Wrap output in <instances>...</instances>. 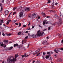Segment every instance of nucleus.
I'll list each match as a JSON object with an SVG mask.
<instances>
[{
    "instance_id": "338daca9",
    "label": "nucleus",
    "mask_w": 63,
    "mask_h": 63,
    "mask_svg": "<svg viewBox=\"0 0 63 63\" xmlns=\"http://www.w3.org/2000/svg\"><path fill=\"white\" fill-rule=\"evenodd\" d=\"M51 7L52 8H54V6H52Z\"/></svg>"
},
{
    "instance_id": "7ed1b4c3",
    "label": "nucleus",
    "mask_w": 63,
    "mask_h": 63,
    "mask_svg": "<svg viewBox=\"0 0 63 63\" xmlns=\"http://www.w3.org/2000/svg\"><path fill=\"white\" fill-rule=\"evenodd\" d=\"M22 10V12H24V11H26L27 12H28L29 11H30V8L28 7H25Z\"/></svg>"
},
{
    "instance_id": "f257e3e1",
    "label": "nucleus",
    "mask_w": 63,
    "mask_h": 63,
    "mask_svg": "<svg viewBox=\"0 0 63 63\" xmlns=\"http://www.w3.org/2000/svg\"><path fill=\"white\" fill-rule=\"evenodd\" d=\"M8 58H9V59H10L13 63H15V61H16V59L14 58L13 56H11V57H9Z\"/></svg>"
},
{
    "instance_id": "dca6fc26",
    "label": "nucleus",
    "mask_w": 63,
    "mask_h": 63,
    "mask_svg": "<svg viewBox=\"0 0 63 63\" xmlns=\"http://www.w3.org/2000/svg\"><path fill=\"white\" fill-rule=\"evenodd\" d=\"M0 44L1 47H3L4 44L2 42H0Z\"/></svg>"
},
{
    "instance_id": "de8ad7c7",
    "label": "nucleus",
    "mask_w": 63,
    "mask_h": 63,
    "mask_svg": "<svg viewBox=\"0 0 63 63\" xmlns=\"http://www.w3.org/2000/svg\"><path fill=\"white\" fill-rule=\"evenodd\" d=\"M2 35L4 36H5V34H4V33H2Z\"/></svg>"
},
{
    "instance_id": "4468645a",
    "label": "nucleus",
    "mask_w": 63,
    "mask_h": 63,
    "mask_svg": "<svg viewBox=\"0 0 63 63\" xmlns=\"http://www.w3.org/2000/svg\"><path fill=\"white\" fill-rule=\"evenodd\" d=\"M55 17L57 18V19H59V16L56 14L55 15Z\"/></svg>"
},
{
    "instance_id": "79ce46f5",
    "label": "nucleus",
    "mask_w": 63,
    "mask_h": 63,
    "mask_svg": "<svg viewBox=\"0 0 63 63\" xmlns=\"http://www.w3.org/2000/svg\"><path fill=\"white\" fill-rule=\"evenodd\" d=\"M29 55H30V54L29 55H27L25 56V57H28V56Z\"/></svg>"
},
{
    "instance_id": "7c9ffc66",
    "label": "nucleus",
    "mask_w": 63,
    "mask_h": 63,
    "mask_svg": "<svg viewBox=\"0 0 63 63\" xmlns=\"http://www.w3.org/2000/svg\"><path fill=\"white\" fill-rule=\"evenodd\" d=\"M59 38H60V37H61V36H62V35L61 34H60L59 35Z\"/></svg>"
},
{
    "instance_id": "423d86ee",
    "label": "nucleus",
    "mask_w": 63,
    "mask_h": 63,
    "mask_svg": "<svg viewBox=\"0 0 63 63\" xmlns=\"http://www.w3.org/2000/svg\"><path fill=\"white\" fill-rule=\"evenodd\" d=\"M54 50L55 52L56 53H57L58 52V51H59V52H61V51H60V50H61V49L59 48L58 49V50H56L55 49Z\"/></svg>"
},
{
    "instance_id": "09e8293b",
    "label": "nucleus",
    "mask_w": 63,
    "mask_h": 63,
    "mask_svg": "<svg viewBox=\"0 0 63 63\" xmlns=\"http://www.w3.org/2000/svg\"><path fill=\"white\" fill-rule=\"evenodd\" d=\"M61 49V50H63V48H61V49Z\"/></svg>"
},
{
    "instance_id": "680f3d73",
    "label": "nucleus",
    "mask_w": 63,
    "mask_h": 63,
    "mask_svg": "<svg viewBox=\"0 0 63 63\" xmlns=\"http://www.w3.org/2000/svg\"><path fill=\"white\" fill-rule=\"evenodd\" d=\"M8 21L9 22H10V21H11V20H8Z\"/></svg>"
},
{
    "instance_id": "864d4df0",
    "label": "nucleus",
    "mask_w": 63,
    "mask_h": 63,
    "mask_svg": "<svg viewBox=\"0 0 63 63\" xmlns=\"http://www.w3.org/2000/svg\"><path fill=\"white\" fill-rule=\"evenodd\" d=\"M16 21H17V20H15L14 22V23H15V22H16Z\"/></svg>"
},
{
    "instance_id": "4be33fe9",
    "label": "nucleus",
    "mask_w": 63,
    "mask_h": 63,
    "mask_svg": "<svg viewBox=\"0 0 63 63\" xmlns=\"http://www.w3.org/2000/svg\"><path fill=\"white\" fill-rule=\"evenodd\" d=\"M39 48H38L37 50L35 51V52H39V51H40V49H38Z\"/></svg>"
},
{
    "instance_id": "f8f14e48",
    "label": "nucleus",
    "mask_w": 63,
    "mask_h": 63,
    "mask_svg": "<svg viewBox=\"0 0 63 63\" xmlns=\"http://www.w3.org/2000/svg\"><path fill=\"white\" fill-rule=\"evenodd\" d=\"M36 36H37V35H34V34H32V35H31V37H32V38H36Z\"/></svg>"
},
{
    "instance_id": "0eeeda50",
    "label": "nucleus",
    "mask_w": 63,
    "mask_h": 63,
    "mask_svg": "<svg viewBox=\"0 0 63 63\" xmlns=\"http://www.w3.org/2000/svg\"><path fill=\"white\" fill-rule=\"evenodd\" d=\"M18 47V48L20 49H22L23 48V46H22L21 45H19Z\"/></svg>"
},
{
    "instance_id": "9d476101",
    "label": "nucleus",
    "mask_w": 63,
    "mask_h": 63,
    "mask_svg": "<svg viewBox=\"0 0 63 63\" xmlns=\"http://www.w3.org/2000/svg\"><path fill=\"white\" fill-rule=\"evenodd\" d=\"M62 23V20L61 19H59V22L58 23V24H60V25Z\"/></svg>"
},
{
    "instance_id": "e2e57ef3",
    "label": "nucleus",
    "mask_w": 63,
    "mask_h": 63,
    "mask_svg": "<svg viewBox=\"0 0 63 63\" xmlns=\"http://www.w3.org/2000/svg\"><path fill=\"white\" fill-rule=\"evenodd\" d=\"M15 24H16V25H18V23H15Z\"/></svg>"
},
{
    "instance_id": "bb28decb",
    "label": "nucleus",
    "mask_w": 63,
    "mask_h": 63,
    "mask_svg": "<svg viewBox=\"0 0 63 63\" xmlns=\"http://www.w3.org/2000/svg\"><path fill=\"white\" fill-rule=\"evenodd\" d=\"M51 27H49L48 28V30H50V29Z\"/></svg>"
},
{
    "instance_id": "69168bd1",
    "label": "nucleus",
    "mask_w": 63,
    "mask_h": 63,
    "mask_svg": "<svg viewBox=\"0 0 63 63\" xmlns=\"http://www.w3.org/2000/svg\"><path fill=\"white\" fill-rule=\"evenodd\" d=\"M25 33H28V31H26V32H25Z\"/></svg>"
},
{
    "instance_id": "6ab92c4d",
    "label": "nucleus",
    "mask_w": 63,
    "mask_h": 63,
    "mask_svg": "<svg viewBox=\"0 0 63 63\" xmlns=\"http://www.w3.org/2000/svg\"><path fill=\"white\" fill-rule=\"evenodd\" d=\"M57 61L58 62H60V61H62V59H58Z\"/></svg>"
},
{
    "instance_id": "cd10ccee",
    "label": "nucleus",
    "mask_w": 63,
    "mask_h": 63,
    "mask_svg": "<svg viewBox=\"0 0 63 63\" xmlns=\"http://www.w3.org/2000/svg\"><path fill=\"white\" fill-rule=\"evenodd\" d=\"M16 9V7H14L13 8V10H15Z\"/></svg>"
},
{
    "instance_id": "e433bc0d",
    "label": "nucleus",
    "mask_w": 63,
    "mask_h": 63,
    "mask_svg": "<svg viewBox=\"0 0 63 63\" xmlns=\"http://www.w3.org/2000/svg\"><path fill=\"white\" fill-rule=\"evenodd\" d=\"M31 28H28V30H31Z\"/></svg>"
},
{
    "instance_id": "58836bf2",
    "label": "nucleus",
    "mask_w": 63,
    "mask_h": 63,
    "mask_svg": "<svg viewBox=\"0 0 63 63\" xmlns=\"http://www.w3.org/2000/svg\"><path fill=\"white\" fill-rule=\"evenodd\" d=\"M43 54V55H45V54H46V52H44Z\"/></svg>"
},
{
    "instance_id": "f704fd0d",
    "label": "nucleus",
    "mask_w": 63,
    "mask_h": 63,
    "mask_svg": "<svg viewBox=\"0 0 63 63\" xmlns=\"http://www.w3.org/2000/svg\"><path fill=\"white\" fill-rule=\"evenodd\" d=\"M6 4H8V3H9V1L8 0H7L6 2Z\"/></svg>"
},
{
    "instance_id": "20e7f679",
    "label": "nucleus",
    "mask_w": 63,
    "mask_h": 63,
    "mask_svg": "<svg viewBox=\"0 0 63 63\" xmlns=\"http://www.w3.org/2000/svg\"><path fill=\"white\" fill-rule=\"evenodd\" d=\"M45 23L46 24H48V22H47V21L46 19H45L43 21V25H45Z\"/></svg>"
},
{
    "instance_id": "f3484780",
    "label": "nucleus",
    "mask_w": 63,
    "mask_h": 63,
    "mask_svg": "<svg viewBox=\"0 0 63 63\" xmlns=\"http://www.w3.org/2000/svg\"><path fill=\"white\" fill-rule=\"evenodd\" d=\"M13 48V47H10L8 48V50H11V49H12Z\"/></svg>"
},
{
    "instance_id": "8fccbe9b",
    "label": "nucleus",
    "mask_w": 63,
    "mask_h": 63,
    "mask_svg": "<svg viewBox=\"0 0 63 63\" xmlns=\"http://www.w3.org/2000/svg\"><path fill=\"white\" fill-rule=\"evenodd\" d=\"M53 13H55V11L53 10Z\"/></svg>"
},
{
    "instance_id": "72a5a7b5",
    "label": "nucleus",
    "mask_w": 63,
    "mask_h": 63,
    "mask_svg": "<svg viewBox=\"0 0 63 63\" xmlns=\"http://www.w3.org/2000/svg\"><path fill=\"white\" fill-rule=\"evenodd\" d=\"M19 26H20L21 25V23H19Z\"/></svg>"
},
{
    "instance_id": "bf43d9fd",
    "label": "nucleus",
    "mask_w": 63,
    "mask_h": 63,
    "mask_svg": "<svg viewBox=\"0 0 63 63\" xmlns=\"http://www.w3.org/2000/svg\"><path fill=\"white\" fill-rule=\"evenodd\" d=\"M2 22H0V25H2Z\"/></svg>"
},
{
    "instance_id": "c9c22d12",
    "label": "nucleus",
    "mask_w": 63,
    "mask_h": 63,
    "mask_svg": "<svg viewBox=\"0 0 63 63\" xmlns=\"http://www.w3.org/2000/svg\"><path fill=\"white\" fill-rule=\"evenodd\" d=\"M16 14V12H14L13 13V15H15V14Z\"/></svg>"
},
{
    "instance_id": "a211bd4d",
    "label": "nucleus",
    "mask_w": 63,
    "mask_h": 63,
    "mask_svg": "<svg viewBox=\"0 0 63 63\" xmlns=\"http://www.w3.org/2000/svg\"><path fill=\"white\" fill-rule=\"evenodd\" d=\"M36 14H33L32 15V16L33 17H35V16H36Z\"/></svg>"
},
{
    "instance_id": "c85d7f7f",
    "label": "nucleus",
    "mask_w": 63,
    "mask_h": 63,
    "mask_svg": "<svg viewBox=\"0 0 63 63\" xmlns=\"http://www.w3.org/2000/svg\"><path fill=\"white\" fill-rule=\"evenodd\" d=\"M29 17H30V18H31L32 17V16H31V15H29Z\"/></svg>"
},
{
    "instance_id": "ea45409f",
    "label": "nucleus",
    "mask_w": 63,
    "mask_h": 63,
    "mask_svg": "<svg viewBox=\"0 0 63 63\" xmlns=\"http://www.w3.org/2000/svg\"><path fill=\"white\" fill-rule=\"evenodd\" d=\"M9 22H8V21H7V23H6V24L7 25H8V24H9Z\"/></svg>"
},
{
    "instance_id": "412c9836",
    "label": "nucleus",
    "mask_w": 63,
    "mask_h": 63,
    "mask_svg": "<svg viewBox=\"0 0 63 63\" xmlns=\"http://www.w3.org/2000/svg\"><path fill=\"white\" fill-rule=\"evenodd\" d=\"M53 59H52V58L51 57H50V58H49V60H50L51 61Z\"/></svg>"
},
{
    "instance_id": "9b49d317",
    "label": "nucleus",
    "mask_w": 63,
    "mask_h": 63,
    "mask_svg": "<svg viewBox=\"0 0 63 63\" xmlns=\"http://www.w3.org/2000/svg\"><path fill=\"white\" fill-rule=\"evenodd\" d=\"M23 12H21V13H20L19 14V16L20 17H22V16H23Z\"/></svg>"
},
{
    "instance_id": "6e6d98bb",
    "label": "nucleus",
    "mask_w": 63,
    "mask_h": 63,
    "mask_svg": "<svg viewBox=\"0 0 63 63\" xmlns=\"http://www.w3.org/2000/svg\"><path fill=\"white\" fill-rule=\"evenodd\" d=\"M49 37H47V39H49Z\"/></svg>"
},
{
    "instance_id": "37998d69",
    "label": "nucleus",
    "mask_w": 63,
    "mask_h": 63,
    "mask_svg": "<svg viewBox=\"0 0 63 63\" xmlns=\"http://www.w3.org/2000/svg\"><path fill=\"white\" fill-rule=\"evenodd\" d=\"M26 26L25 25H23V27L24 28L25 27H26Z\"/></svg>"
},
{
    "instance_id": "473e14b6",
    "label": "nucleus",
    "mask_w": 63,
    "mask_h": 63,
    "mask_svg": "<svg viewBox=\"0 0 63 63\" xmlns=\"http://www.w3.org/2000/svg\"><path fill=\"white\" fill-rule=\"evenodd\" d=\"M40 53H39L37 54V56H38L40 55Z\"/></svg>"
},
{
    "instance_id": "aec40b11",
    "label": "nucleus",
    "mask_w": 63,
    "mask_h": 63,
    "mask_svg": "<svg viewBox=\"0 0 63 63\" xmlns=\"http://www.w3.org/2000/svg\"><path fill=\"white\" fill-rule=\"evenodd\" d=\"M14 47H18V44H15L14 45Z\"/></svg>"
},
{
    "instance_id": "c03bdc74",
    "label": "nucleus",
    "mask_w": 63,
    "mask_h": 63,
    "mask_svg": "<svg viewBox=\"0 0 63 63\" xmlns=\"http://www.w3.org/2000/svg\"><path fill=\"white\" fill-rule=\"evenodd\" d=\"M37 25L39 26L40 27H41V28H42V26H41L40 25Z\"/></svg>"
},
{
    "instance_id": "ddd939ff",
    "label": "nucleus",
    "mask_w": 63,
    "mask_h": 63,
    "mask_svg": "<svg viewBox=\"0 0 63 63\" xmlns=\"http://www.w3.org/2000/svg\"><path fill=\"white\" fill-rule=\"evenodd\" d=\"M4 13H5V14L6 15H7L8 14H9V11L8 10H6L5 11Z\"/></svg>"
},
{
    "instance_id": "0e129e2a",
    "label": "nucleus",
    "mask_w": 63,
    "mask_h": 63,
    "mask_svg": "<svg viewBox=\"0 0 63 63\" xmlns=\"http://www.w3.org/2000/svg\"><path fill=\"white\" fill-rule=\"evenodd\" d=\"M34 26H32V29H33V28H34Z\"/></svg>"
},
{
    "instance_id": "a18cd8bd",
    "label": "nucleus",
    "mask_w": 63,
    "mask_h": 63,
    "mask_svg": "<svg viewBox=\"0 0 63 63\" xmlns=\"http://www.w3.org/2000/svg\"><path fill=\"white\" fill-rule=\"evenodd\" d=\"M22 56V57H25V56H24V55H21Z\"/></svg>"
},
{
    "instance_id": "a19ab883",
    "label": "nucleus",
    "mask_w": 63,
    "mask_h": 63,
    "mask_svg": "<svg viewBox=\"0 0 63 63\" xmlns=\"http://www.w3.org/2000/svg\"><path fill=\"white\" fill-rule=\"evenodd\" d=\"M38 49H39V50L40 51L41 50H42V48H38Z\"/></svg>"
},
{
    "instance_id": "2f4dec72",
    "label": "nucleus",
    "mask_w": 63,
    "mask_h": 63,
    "mask_svg": "<svg viewBox=\"0 0 63 63\" xmlns=\"http://www.w3.org/2000/svg\"><path fill=\"white\" fill-rule=\"evenodd\" d=\"M52 6H53L54 5V2H53L52 4Z\"/></svg>"
},
{
    "instance_id": "6e6552de",
    "label": "nucleus",
    "mask_w": 63,
    "mask_h": 63,
    "mask_svg": "<svg viewBox=\"0 0 63 63\" xmlns=\"http://www.w3.org/2000/svg\"><path fill=\"white\" fill-rule=\"evenodd\" d=\"M7 62L8 63H13V62H12V61L10 59H9V58H8V59L7 60Z\"/></svg>"
},
{
    "instance_id": "4c0bfd02",
    "label": "nucleus",
    "mask_w": 63,
    "mask_h": 63,
    "mask_svg": "<svg viewBox=\"0 0 63 63\" xmlns=\"http://www.w3.org/2000/svg\"><path fill=\"white\" fill-rule=\"evenodd\" d=\"M48 3H50V0H48Z\"/></svg>"
},
{
    "instance_id": "5fc2aeb1",
    "label": "nucleus",
    "mask_w": 63,
    "mask_h": 63,
    "mask_svg": "<svg viewBox=\"0 0 63 63\" xmlns=\"http://www.w3.org/2000/svg\"><path fill=\"white\" fill-rule=\"evenodd\" d=\"M28 38V36H26V37H25V39H27V38Z\"/></svg>"
},
{
    "instance_id": "c756f323",
    "label": "nucleus",
    "mask_w": 63,
    "mask_h": 63,
    "mask_svg": "<svg viewBox=\"0 0 63 63\" xmlns=\"http://www.w3.org/2000/svg\"><path fill=\"white\" fill-rule=\"evenodd\" d=\"M18 34L19 35H20L21 34V32H19L18 33Z\"/></svg>"
},
{
    "instance_id": "39448f33",
    "label": "nucleus",
    "mask_w": 63,
    "mask_h": 63,
    "mask_svg": "<svg viewBox=\"0 0 63 63\" xmlns=\"http://www.w3.org/2000/svg\"><path fill=\"white\" fill-rule=\"evenodd\" d=\"M43 44L44 45H47L48 44V43L46 41H44L43 42Z\"/></svg>"
},
{
    "instance_id": "49530a36",
    "label": "nucleus",
    "mask_w": 63,
    "mask_h": 63,
    "mask_svg": "<svg viewBox=\"0 0 63 63\" xmlns=\"http://www.w3.org/2000/svg\"><path fill=\"white\" fill-rule=\"evenodd\" d=\"M58 4V3H55V5H57Z\"/></svg>"
},
{
    "instance_id": "3c124183",
    "label": "nucleus",
    "mask_w": 63,
    "mask_h": 63,
    "mask_svg": "<svg viewBox=\"0 0 63 63\" xmlns=\"http://www.w3.org/2000/svg\"><path fill=\"white\" fill-rule=\"evenodd\" d=\"M42 15H44V16H45V14L44 13H42Z\"/></svg>"
},
{
    "instance_id": "b1692460",
    "label": "nucleus",
    "mask_w": 63,
    "mask_h": 63,
    "mask_svg": "<svg viewBox=\"0 0 63 63\" xmlns=\"http://www.w3.org/2000/svg\"><path fill=\"white\" fill-rule=\"evenodd\" d=\"M18 56V55H16L15 56V59H16V58Z\"/></svg>"
},
{
    "instance_id": "2eb2a0df",
    "label": "nucleus",
    "mask_w": 63,
    "mask_h": 63,
    "mask_svg": "<svg viewBox=\"0 0 63 63\" xmlns=\"http://www.w3.org/2000/svg\"><path fill=\"white\" fill-rule=\"evenodd\" d=\"M60 18L61 19H62L63 18V15L62 14H60Z\"/></svg>"
},
{
    "instance_id": "393cba45",
    "label": "nucleus",
    "mask_w": 63,
    "mask_h": 63,
    "mask_svg": "<svg viewBox=\"0 0 63 63\" xmlns=\"http://www.w3.org/2000/svg\"><path fill=\"white\" fill-rule=\"evenodd\" d=\"M22 9V7H20L18 8V9H20V10H21Z\"/></svg>"
},
{
    "instance_id": "a878e982",
    "label": "nucleus",
    "mask_w": 63,
    "mask_h": 63,
    "mask_svg": "<svg viewBox=\"0 0 63 63\" xmlns=\"http://www.w3.org/2000/svg\"><path fill=\"white\" fill-rule=\"evenodd\" d=\"M37 53H38V52H36L33 54V55H35V54H37Z\"/></svg>"
},
{
    "instance_id": "5701e85b",
    "label": "nucleus",
    "mask_w": 63,
    "mask_h": 63,
    "mask_svg": "<svg viewBox=\"0 0 63 63\" xmlns=\"http://www.w3.org/2000/svg\"><path fill=\"white\" fill-rule=\"evenodd\" d=\"M49 58V56H46V59H47V58Z\"/></svg>"
},
{
    "instance_id": "f03ea898",
    "label": "nucleus",
    "mask_w": 63,
    "mask_h": 63,
    "mask_svg": "<svg viewBox=\"0 0 63 63\" xmlns=\"http://www.w3.org/2000/svg\"><path fill=\"white\" fill-rule=\"evenodd\" d=\"M40 32V31H39L37 33V34H36V35L38 37H40V36H43V34L44 33V32Z\"/></svg>"
},
{
    "instance_id": "1a4fd4ad",
    "label": "nucleus",
    "mask_w": 63,
    "mask_h": 63,
    "mask_svg": "<svg viewBox=\"0 0 63 63\" xmlns=\"http://www.w3.org/2000/svg\"><path fill=\"white\" fill-rule=\"evenodd\" d=\"M3 42L5 44H8V40H4L3 41Z\"/></svg>"
},
{
    "instance_id": "4d7b16f0",
    "label": "nucleus",
    "mask_w": 63,
    "mask_h": 63,
    "mask_svg": "<svg viewBox=\"0 0 63 63\" xmlns=\"http://www.w3.org/2000/svg\"><path fill=\"white\" fill-rule=\"evenodd\" d=\"M26 53L24 54V56H26Z\"/></svg>"
},
{
    "instance_id": "774afa93",
    "label": "nucleus",
    "mask_w": 63,
    "mask_h": 63,
    "mask_svg": "<svg viewBox=\"0 0 63 63\" xmlns=\"http://www.w3.org/2000/svg\"><path fill=\"white\" fill-rule=\"evenodd\" d=\"M62 43H63V40H62Z\"/></svg>"
},
{
    "instance_id": "603ef678",
    "label": "nucleus",
    "mask_w": 63,
    "mask_h": 63,
    "mask_svg": "<svg viewBox=\"0 0 63 63\" xmlns=\"http://www.w3.org/2000/svg\"><path fill=\"white\" fill-rule=\"evenodd\" d=\"M8 18H10V17H11V16H10V15H9V16H8Z\"/></svg>"
},
{
    "instance_id": "13d9d810",
    "label": "nucleus",
    "mask_w": 63,
    "mask_h": 63,
    "mask_svg": "<svg viewBox=\"0 0 63 63\" xmlns=\"http://www.w3.org/2000/svg\"><path fill=\"white\" fill-rule=\"evenodd\" d=\"M40 16H39L38 17V19H40Z\"/></svg>"
},
{
    "instance_id": "052dcab7",
    "label": "nucleus",
    "mask_w": 63,
    "mask_h": 63,
    "mask_svg": "<svg viewBox=\"0 0 63 63\" xmlns=\"http://www.w3.org/2000/svg\"><path fill=\"white\" fill-rule=\"evenodd\" d=\"M8 35L9 36H11V33H9Z\"/></svg>"
}]
</instances>
